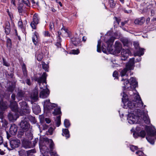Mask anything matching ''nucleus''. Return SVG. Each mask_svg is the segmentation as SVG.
Wrapping results in <instances>:
<instances>
[{"label":"nucleus","instance_id":"obj_14","mask_svg":"<svg viewBox=\"0 0 156 156\" xmlns=\"http://www.w3.org/2000/svg\"><path fill=\"white\" fill-rule=\"evenodd\" d=\"M49 94V91L48 90H43L40 93V97L43 98H47Z\"/></svg>","mask_w":156,"mask_h":156},{"label":"nucleus","instance_id":"obj_51","mask_svg":"<svg viewBox=\"0 0 156 156\" xmlns=\"http://www.w3.org/2000/svg\"><path fill=\"white\" fill-rule=\"evenodd\" d=\"M25 130H22L18 132V137H20L22 135L24 134V132Z\"/></svg>","mask_w":156,"mask_h":156},{"label":"nucleus","instance_id":"obj_20","mask_svg":"<svg viewBox=\"0 0 156 156\" xmlns=\"http://www.w3.org/2000/svg\"><path fill=\"white\" fill-rule=\"evenodd\" d=\"M102 52L106 54H109L115 55L116 54V50H119V49H102Z\"/></svg>","mask_w":156,"mask_h":156},{"label":"nucleus","instance_id":"obj_42","mask_svg":"<svg viewBox=\"0 0 156 156\" xmlns=\"http://www.w3.org/2000/svg\"><path fill=\"white\" fill-rule=\"evenodd\" d=\"M7 47L8 48H11L12 44L11 40L10 39H8L7 41Z\"/></svg>","mask_w":156,"mask_h":156},{"label":"nucleus","instance_id":"obj_6","mask_svg":"<svg viewBox=\"0 0 156 156\" xmlns=\"http://www.w3.org/2000/svg\"><path fill=\"white\" fill-rule=\"evenodd\" d=\"M30 124L28 123V120H27L26 117H23L20 124V126L21 128L23 130L26 131L30 127Z\"/></svg>","mask_w":156,"mask_h":156},{"label":"nucleus","instance_id":"obj_56","mask_svg":"<svg viewBox=\"0 0 156 156\" xmlns=\"http://www.w3.org/2000/svg\"><path fill=\"white\" fill-rule=\"evenodd\" d=\"M3 65L6 66H9V65L6 62V61L5 60V59L4 58H3Z\"/></svg>","mask_w":156,"mask_h":156},{"label":"nucleus","instance_id":"obj_41","mask_svg":"<svg viewBox=\"0 0 156 156\" xmlns=\"http://www.w3.org/2000/svg\"><path fill=\"white\" fill-rule=\"evenodd\" d=\"M146 134L145 132L144 131L142 130L138 133V136L142 138H144L145 137Z\"/></svg>","mask_w":156,"mask_h":156},{"label":"nucleus","instance_id":"obj_27","mask_svg":"<svg viewBox=\"0 0 156 156\" xmlns=\"http://www.w3.org/2000/svg\"><path fill=\"white\" fill-rule=\"evenodd\" d=\"M63 133L62 134L64 136V134L65 135V136L66 137V138H68L70 137V135L69 134V132L68 130L67 129H62Z\"/></svg>","mask_w":156,"mask_h":156},{"label":"nucleus","instance_id":"obj_54","mask_svg":"<svg viewBox=\"0 0 156 156\" xmlns=\"http://www.w3.org/2000/svg\"><path fill=\"white\" fill-rule=\"evenodd\" d=\"M56 106V105L54 104L51 103V105H50V107H48V109H53V108H55Z\"/></svg>","mask_w":156,"mask_h":156},{"label":"nucleus","instance_id":"obj_31","mask_svg":"<svg viewBox=\"0 0 156 156\" xmlns=\"http://www.w3.org/2000/svg\"><path fill=\"white\" fill-rule=\"evenodd\" d=\"M39 20L38 18V15L37 14H34L33 17V22L36 24L38 23Z\"/></svg>","mask_w":156,"mask_h":156},{"label":"nucleus","instance_id":"obj_26","mask_svg":"<svg viewBox=\"0 0 156 156\" xmlns=\"http://www.w3.org/2000/svg\"><path fill=\"white\" fill-rule=\"evenodd\" d=\"M10 23L9 22H7L6 24L5 31L7 34H8L10 33Z\"/></svg>","mask_w":156,"mask_h":156},{"label":"nucleus","instance_id":"obj_32","mask_svg":"<svg viewBox=\"0 0 156 156\" xmlns=\"http://www.w3.org/2000/svg\"><path fill=\"white\" fill-rule=\"evenodd\" d=\"M105 47L102 44H101V42L100 40L98 41L97 45V49H105Z\"/></svg>","mask_w":156,"mask_h":156},{"label":"nucleus","instance_id":"obj_34","mask_svg":"<svg viewBox=\"0 0 156 156\" xmlns=\"http://www.w3.org/2000/svg\"><path fill=\"white\" fill-rule=\"evenodd\" d=\"M44 106L48 108L50 105H51V103L50 102V100H46L44 102Z\"/></svg>","mask_w":156,"mask_h":156},{"label":"nucleus","instance_id":"obj_50","mask_svg":"<svg viewBox=\"0 0 156 156\" xmlns=\"http://www.w3.org/2000/svg\"><path fill=\"white\" fill-rule=\"evenodd\" d=\"M79 53V51L78 49L75 50L73 49L70 52V54H77Z\"/></svg>","mask_w":156,"mask_h":156},{"label":"nucleus","instance_id":"obj_37","mask_svg":"<svg viewBox=\"0 0 156 156\" xmlns=\"http://www.w3.org/2000/svg\"><path fill=\"white\" fill-rule=\"evenodd\" d=\"M25 117H26L27 120H30V121L33 122H35V118L34 117L32 116L31 115H29V116H27Z\"/></svg>","mask_w":156,"mask_h":156},{"label":"nucleus","instance_id":"obj_49","mask_svg":"<svg viewBox=\"0 0 156 156\" xmlns=\"http://www.w3.org/2000/svg\"><path fill=\"white\" fill-rule=\"evenodd\" d=\"M130 148V149L133 151H134L135 150H137L138 149L137 146L133 145H131Z\"/></svg>","mask_w":156,"mask_h":156},{"label":"nucleus","instance_id":"obj_8","mask_svg":"<svg viewBox=\"0 0 156 156\" xmlns=\"http://www.w3.org/2000/svg\"><path fill=\"white\" fill-rule=\"evenodd\" d=\"M10 144L11 147L13 149L18 147L20 144V142L19 139H14L10 141Z\"/></svg>","mask_w":156,"mask_h":156},{"label":"nucleus","instance_id":"obj_18","mask_svg":"<svg viewBox=\"0 0 156 156\" xmlns=\"http://www.w3.org/2000/svg\"><path fill=\"white\" fill-rule=\"evenodd\" d=\"M145 20V18L142 17L136 19L134 21V23L136 24L141 25L144 23Z\"/></svg>","mask_w":156,"mask_h":156},{"label":"nucleus","instance_id":"obj_10","mask_svg":"<svg viewBox=\"0 0 156 156\" xmlns=\"http://www.w3.org/2000/svg\"><path fill=\"white\" fill-rule=\"evenodd\" d=\"M122 80L123 81V83L124 85L123 86L124 89H127L130 90H132V86L131 85V84L129 83V81L128 79H126L123 80V79H122Z\"/></svg>","mask_w":156,"mask_h":156},{"label":"nucleus","instance_id":"obj_12","mask_svg":"<svg viewBox=\"0 0 156 156\" xmlns=\"http://www.w3.org/2000/svg\"><path fill=\"white\" fill-rule=\"evenodd\" d=\"M17 130V127L15 124L12 125L9 129V132L12 135H14L16 133Z\"/></svg>","mask_w":156,"mask_h":156},{"label":"nucleus","instance_id":"obj_30","mask_svg":"<svg viewBox=\"0 0 156 156\" xmlns=\"http://www.w3.org/2000/svg\"><path fill=\"white\" fill-rule=\"evenodd\" d=\"M41 65L42 66V68L45 71L48 72V69L49 66L48 65L46 64L44 62H41Z\"/></svg>","mask_w":156,"mask_h":156},{"label":"nucleus","instance_id":"obj_23","mask_svg":"<svg viewBox=\"0 0 156 156\" xmlns=\"http://www.w3.org/2000/svg\"><path fill=\"white\" fill-rule=\"evenodd\" d=\"M7 108V106L6 103L1 101L0 102V110L4 111Z\"/></svg>","mask_w":156,"mask_h":156},{"label":"nucleus","instance_id":"obj_1","mask_svg":"<svg viewBox=\"0 0 156 156\" xmlns=\"http://www.w3.org/2000/svg\"><path fill=\"white\" fill-rule=\"evenodd\" d=\"M137 110L136 119L138 120V121L142 123H143L144 122L147 124H149L150 121L146 115L140 109H137Z\"/></svg>","mask_w":156,"mask_h":156},{"label":"nucleus","instance_id":"obj_28","mask_svg":"<svg viewBox=\"0 0 156 156\" xmlns=\"http://www.w3.org/2000/svg\"><path fill=\"white\" fill-rule=\"evenodd\" d=\"M32 41L35 45H37L38 44L37 36L35 34H34L33 36Z\"/></svg>","mask_w":156,"mask_h":156},{"label":"nucleus","instance_id":"obj_44","mask_svg":"<svg viewBox=\"0 0 156 156\" xmlns=\"http://www.w3.org/2000/svg\"><path fill=\"white\" fill-rule=\"evenodd\" d=\"M19 155L20 156H25L26 154V151L23 150H21L19 151Z\"/></svg>","mask_w":156,"mask_h":156},{"label":"nucleus","instance_id":"obj_62","mask_svg":"<svg viewBox=\"0 0 156 156\" xmlns=\"http://www.w3.org/2000/svg\"><path fill=\"white\" fill-rule=\"evenodd\" d=\"M32 2L33 3L36 4L38 6H39V0H32Z\"/></svg>","mask_w":156,"mask_h":156},{"label":"nucleus","instance_id":"obj_63","mask_svg":"<svg viewBox=\"0 0 156 156\" xmlns=\"http://www.w3.org/2000/svg\"><path fill=\"white\" fill-rule=\"evenodd\" d=\"M22 69L23 71H27V69L26 68V66L24 64H23V65L22 66Z\"/></svg>","mask_w":156,"mask_h":156},{"label":"nucleus","instance_id":"obj_11","mask_svg":"<svg viewBox=\"0 0 156 156\" xmlns=\"http://www.w3.org/2000/svg\"><path fill=\"white\" fill-rule=\"evenodd\" d=\"M10 107L11 109L14 112L18 111L17 104L15 101H10Z\"/></svg>","mask_w":156,"mask_h":156},{"label":"nucleus","instance_id":"obj_43","mask_svg":"<svg viewBox=\"0 0 156 156\" xmlns=\"http://www.w3.org/2000/svg\"><path fill=\"white\" fill-rule=\"evenodd\" d=\"M64 124L66 128H68L70 126V123L69 120L67 119H65L64 122Z\"/></svg>","mask_w":156,"mask_h":156},{"label":"nucleus","instance_id":"obj_29","mask_svg":"<svg viewBox=\"0 0 156 156\" xmlns=\"http://www.w3.org/2000/svg\"><path fill=\"white\" fill-rule=\"evenodd\" d=\"M128 122L130 124H133L136 122L135 116H132L128 119Z\"/></svg>","mask_w":156,"mask_h":156},{"label":"nucleus","instance_id":"obj_55","mask_svg":"<svg viewBox=\"0 0 156 156\" xmlns=\"http://www.w3.org/2000/svg\"><path fill=\"white\" fill-rule=\"evenodd\" d=\"M50 154L51 156H58V155L55 152L52 151V150L50 151Z\"/></svg>","mask_w":156,"mask_h":156},{"label":"nucleus","instance_id":"obj_17","mask_svg":"<svg viewBox=\"0 0 156 156\" xmlns=\"http://www.w3.org/2000/svg\"><path fill=\"white\" fill-rule=\"evenodd\" d=\"M24 92L21 90H19L16 95L17 99L19 100L22 99V98L24 97Z\"/></svg>","mask_w":156,"mask_h":156},{"label":"nucleus","instance_id":"obj_16","mask_svg":"<svg viewBox=\"0 0 156 156\" xmlns=\"http://www.w3.org/2000/svg\"><path fill=\"white\" fill-rule=\"evenodd\" d=\"M38 92L37 90H33L31 94L30 97L33 100H36L38 99Z\"/></svg>","mask_w":156,"mask_h":156},{"label":"nucleus","instance_id":"obj_45","mask_svg":"<svg viewBox=\"0 0 156 156\" xmlns=\"http://www.w3.org/2000/svg\"><path fill=\"white\" fill-rule=\"evenodd\" d=\"M133 45L136 49H143V48H140L139 43L137 42H133Z\"/></svg>","mask_w":156,"mask_h":156},{"label":"nucleus","instance_id":"obj_57","mask_svg":"<svg viewBox=\"0 0 156 156\" xmlns=\"http://www.w3.org/2000/svg\"><path fill=\"white\" fill-rule=\"evenodd\" d=\"M2 122H3V125L5 127H7V126L8 124V122L6 121L5 119H3Z\"/></svg>","mask_w":156,"mask_h":156},{"label":"nucleus","instance_id":"obj_3","mask_svg":"<svg viewBox=\"0 0 156 156\" xmlns=\"http://www.w3.org/2000/svg\"><path fill=\"white\" fill-rule=\"evenodd\" d=\"M134 58H131L129 62L126 64V67L121 72V75L122 76L126 75L128 71L133 69L134 64Z\"/></svg>","mask_w":156,"mask_h":156},{"label":"nucleus","instance_id":"obj_7","mask_svg":"<svg viewBox=\"0 0 156 156\" xmlns=\"http://www.w3.org/2000/svg\"><path fill=\"white\" fill-rule=\"evenodd\" d=\"M135 98L136 99L135 103H134L135 108H143L144 107L143 103L142 101L140 96L136 95L135 97ZM145 106V105L144 106V107Z\"/></svg>","mask_w":156,"mask_h":156},{"label":"nucleus","instance_id":"obj_60","mask_svg":"<svg viewBox=\"0 0 156 156\" xmlns=\"http://www.w3.org/2000/svg\"><path fill=\"white\" fill-rule=\"evenodd\" d=\"M54 27V23L53 22L50 23L49 25V29L50 30H51Z\"/></svg>","mask_w":156,"mask_h":156},{"label":"nucleus","instance_id":"obj_40","mask_svg":"<svg viewBox=\"0 0 156 156\" xmlns=\"http://www.w3.org/2000/svg\"><path fill=\"white\" fill-rule=\"evenodd\" d=\"M55 121L56 122L57 126L58 127L59 126L61 123V117L60 116L57 117Z\"/></svg>","mask_w":156,"mask_h":156},{"label":"nucleus","instance_id":"obj_2","mask_svg":"<svg viewBox=\"0 0 156 156\" xmlns=\"http://www.w3.org/2000/svg\"><path fill=\"white\" fill-rule=\"evenodd\" d=\"M146 129L148 136L146 138L147 141L151 144H153L154 143V136L156 135V131L153 130L149 126H146Z\"/></svg>","mask_w":156,"mask_h":156},{"label":"nucleus","instance_id":"obj_19","mask_svg":"<svg viewBox=\"0 0 156 156\" xmlns=\"http://www.w3.org/2000/svg\"><path fill=\"white\" fill-rule=\"evenodd\" d=\"M130 83L131 84V85L132 86V88H131L132 90L135 89L138 84L137 82L136 81L135 78L132 77L130 78Z\"/></svg>","mask_w":156,"mask_h":156},{"label":"nucleus","instance_id":"obj_53","mask_svg":"<svg viewBox=\"0 0 156 156\" xmlns=\"http://www.w3.org/2000/svg\"><path fill=\"white\" fill-rule=\"evenodd\" d=\"M123 43L124 44V45H125L126 44H128L129 43V41L127 39H125L123 40Z\"/></svg>","mask_w":156,"mask_h":156},{"label":"nucleus","instance_id":"obj_38","mask_svg":"<svg viewBox=\"0 0 156 156\" xmlns=\"http://www.w3.org/2000/svg\"><path fill=\"white\" fill-rule=\"evenodd\" d=\"M15 88V86L14 85H10L7 88L8 91L12 92Z\"/></svg>","mask_w":156,"mask_h":156},{"label":"nucleus","instance_id":"obj_25","mask_svg":"<svg viewBox=\"0 0 156 156\" xmlns=\"http://www.w3.org/2000/svg\"><path fill=\"white\" fill-rule=\"evenodd\" d=\"M62 33L65 36H69V32L68 30L64 27L61 29Z\"/></svg>","mask_w":156,"mask_h":156},{"label":"nucleus","instance_id":"obj_15","mask_svg":"<svg viewBox=\"0 0 156 156\" xmlns=\"http://www.w3.org/2000/svg\"><path fill=\"white\" fill-rule=\"evenodd\" d=\"M81 37H74L71 38V41L73 44L75 46H77L81 41Z\"/></svg>","mask_w":156,"mask_h":156},{"label":"nucleus","instance_id":"obj_5","mask_svg":"<svg viewBox=\"0 0 156 156\" xmlns=\"http://www.w3.org/2000/svg\"><path fill=\"white\" fill-rule=\"evenodd\" d=\"M19 104L20 107V110L23 114L30 113V111L29 107L25 101H22L20 102Z\"/></svg>","mask_w":156,"mask_h":156},{"label":"nucleus","instance_id":"obj_35","mask_svg":"<svg viewBox=\"0 0 156 156\" xmlns=\"http://www.w3.org/2000/svg\"><path fill=\"white\" fill-rule=\"evenodd\" d=\"M61 113L60 108H56L54 110V111L53 112V114L55 115H59Z\"/></svg>","mask_w":156,"mask_h":156},{"label":"nucleus","instance_id":"obj_48","mask_svg":"<svg viewBox=\"0 0 156 156\" xmlns=\"http://www.w3.org/2000/svg\"><path fill=\"white\" fill-rule=\"evenodd\" d=\"M35 152V150L34 149H32L28 151H27V156L31 155L32 153H34Z\"/></svg>","mask_w":156,"mask_h":156},{"label":"nucleus","instance_id":"obj_59","mask_svg":"<svg viewBox=\"0 0 156 156\" xmlns=\"http://www.w3.org/2000/svg\"><path fill=\"white\" fill-rule=\"evenodd\" d=\"M23 2L26 6H29V2L28 0H23Z\"/></svg>","mask_w":156,"mask_h":156},{"label":"nucleus","instance_id":"obj_52","mask_svg":"<svg viewBox=\"0 0 156 156\" xmlns=\"http://www.w3.org/2000/svg\"><path fill=\"white\" fill-rule=\"evenodd\" d=\"M43 58V56L42 55L39 54L37 56V60L39 61H41Z\"/></svg>","mask_w":156,"mask_h":156},{"label":"nucleus","instance_id":"obj_33","mask_svg":"<svg viewBox=\"0 0 156 156\" xmlns=\"http://www.w3.org/2000/svg\"><path fill=\"white\" fill-rule=\"evenodd\" d=\"M115 49H121L122 48L121 44L118 41L115 42Z\"/></svg>","mask_w":156,"mask_h":156},{"label":"nucleus","instance_id":"obj_24","mask_svg":"<svg viewBox=\"0 0 156 156\" xmlns=\"http://www.w3.org/2000/svg\"><path fill=\"white\" fill-rule=\"evenodd\" d=\"M31 143L28 141H24L22 143V146L25 148H30L31 147Z\"/></svg>","mask_w":156,"mask_h":156},{"label":"nucleus","instance_id":"obj_9","mask_svg":"<svg viewBox=\"0 0 156 156\" xmlns=\"http://www.w3.org/2000/svg\"><path fill=\"white\" fill-rule=\"evenodd\" d=\"M129 53V49H122L121 53L122 60H126L128 57Z\"/></svg>","mask_w":156,"mask_h":156},{"label":"nucleus","instance_id":"obj_46","mask_svg":"<svg viewBox=\"0 0 156 156\" xmlns=\"http://www.w3.org/2000/svg\"><path fill=\"white\" fill-rule=\"evenodd\" d=\"M49 142L50 143V144L49 145V147L51 149V151L53 149V147L54 146V143L52 140H50L49 141Z\"/></svg>","mask_w":156,"mask_h":156},{"label":"nucleus","instance_id":"obj_47","mask_svg":"<svg viewBox=\"0 0 156 156\" xmlns=\"http://www.w3.org/2000/svg\"><path fill=\"white\" fill-rule=\"evenodd\" d=\"M110 7L112 8H113L115 5V3H114L113 0H109Z\"/></svg>","mask_w":156,"mask_h":156},{"label":"nucleus","instance_id":"obj_64","mask_svg":"<svg viewBox=\"0 0 156 156\" xmlns=\"http://www.w3.org/2000/svg\"><path fill=\"white\" fill-rule=\"evenodd\" d=\"M143 152L141 151H139L136 152V154H138L139 156H140L143 154Z\"/></svg>","mask_w":156,"mask_h":156},{"label":"nucleus","instance_id":"obj_36","mask_svg":"<svg viewBox=\"0 0 156 156\" xmlns=\"http://www.w3.org/2000/svg\"><path fill=\"white\" fill-rule=\"evenodd\" d=\"M134 103H135V101H129L127 104L128 106L130 108H132L133 107L135 108Z\"/></svg>","mask_w":156,"mask_h":156},{"label":"nucleus","instance_id":"obj_4","mask_svg":"<svg viewBox=\"0 0 156 156\" xmlns=\"http://www.w3.org/2000/svg\"><path fill=\"white\" fill-rule=\"evenodd\" d=\"M47 76V74L45 73H44L41 76L39 77H36L34 78L35 80L37 81L39 83L40 88L41 89L43 88L41 86V83H42V84L44 83H46V80Z\"/></svg>","mask_w":156,"mask_h":156},{"label":"nucleus","instance_id":"obj_39","mask_svg":"<svg viewBox=\"0 0 156 156\" xmlns=\"http://www.w3.org/2000/svg\"><path fill=\"white\" fill-rule=\"evenodd\" d=\"M33 110L34 112H39L40 110V108L39 105H35L33 107Z\"/></svg>","mask_w":156,"mask_h":156},{"label":"nucleus","instance_id":"obj_13","mask_svg":"<svg viewBox=\"0 0 156 156\" xmlns=\"http://www.w3.org/2000/svg\"><path fill=\"white\" fill-rule=\"evenodd\" d=\"M8 118L10 121H14L16 120L18 117L17 115L15 112H9L8 115Z\"/></svg>","mask_w":156,"mask_h":156},{"label":"nucleus","instance_id":"obj_21","mask_svg":"<svg viewBox=\"0 0 156 156\" xmlns=\"http://www.w3.org/2000/svg\"><path fill=\"white\" fill-rule=\"evenodd\" d=\"M115 39V37H112L106 42L107 45V48H110L111 47Z\"/></svg>","mask_w":156,"mask_h":156},{"label":"nucleus","instance_id":"obj_58","mask_svg":"<svg viewBox=\"0 0 156 156\" xmlns=\"http://www.w3.org/2000/svg\"><path fill=\"white\" fill-rule=\"evenodd\" d=\"M53 131V129L51 127L48 129V132L49 133V134L51 135L52 134Z\"/></svg>","mask_w":156,"mask_h":156},{"label":"nucleus","instance_id":"obj_61","mask_svg":"<svg viewBox=\"0 0 156 156\" xmlns=\"http://www.w3.org/2000/svg\"><path fill=\"white\" fill-rule=\"evenodd\" d=\"M37 24H35L33 22H32L30 24L31 27L33 29H36V25Z\"/></svg>","mask_w":156,"mask_h":156},{"label":"nucleus","instance_id":"obj_22","mask_svg":"<svg viewBox=\"0 0 156 156\" xmlns=\"http://www.w3.org/2000/svg\"><path fill=\"white\" fill-rule=\"evenodd\" d=\"M143 49H136L134 51V55L135 56H140L144 54Z\"/></svg>","mask_w":156,"mask_h":156}]
</instances>
